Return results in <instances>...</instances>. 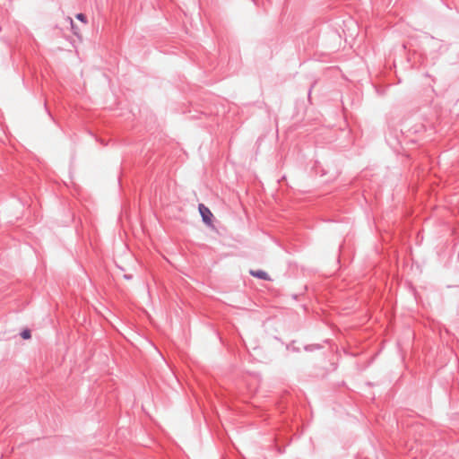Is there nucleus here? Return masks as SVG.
<instances>
[{"label": "nucleus", "mask_w": 459, "mask_h": 459, "mask_svg": "<svg viewBox=\"0 0 459 459\" xmlns=\"http://www.w3.org/2000/svg\"><path fill=\"white\" fill-rule=\"evenodd\" d=\"M198 210L204 223H205L209 227H213L212 221L214 216L211 210L203 204H199Z\"/></svg>", "instance_id": "f257e3e1"}, {"label": "nucleus", "mask_w": 459, "mask_h": 459, "mask_svg": "<svg viewBox=\"0 0 459 459\" xmlns=\"http://www.w3.org/2000/svg\"><path fill=\"white\" fill-rule=\"evenodd\" d=\"M250 274L258 279H262V280H265V281L271 280L269 274L263 270H251Z\"/></svg>", "instance_id": "f03ea898"}, {"label": "nucleus", "mask_w": 459, "mask_h": 459, "mask_svg": "<svg viewBox=\"0 0 459 459\" xmlns=\"http://www.w3.org/2000/svg\"><path fill=\"white\" fill-rule=\"evenodd\" d=\"M21 336L25 339V340H28L30 338V331L29 329H24L22 333H21Z\"/></svg>", "instance_id": "7ed1b4c3"}, {"label": "nucleus", "mask_w": 459, "mask_h": 459, "mask_svg": "<svg viewBox=\"0 0 459 459\" xmlns=\"http://www.w3.org/2000/svg\"><path fill=\"white\" fill-rule=\"evenodd\" d=\"M76 18L84 23L86 22V17L82 13H78Z\"/></svg>", "instance_id": "20e7f679"}]
</instances>
